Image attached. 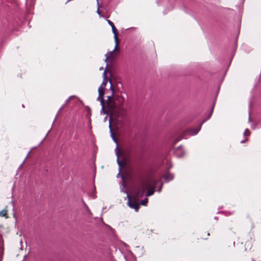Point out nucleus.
<instances>
[{
  "label": "nucleus",
  "mask_w": 261,
  "mask_h": 261,
  "mask_svg": "<svg viewBox=\"0 0 261 261\" xmlns=\"http://www.w3.org/2000/svg\"><path fill=\"white\" fill-rule=\"evenodd\" d=\"M98 93H99V95H98V97H97V100H100V99L101 98H103V95H104V91H103V89H101V86H100L98 88Z\"/></svg>",
  "instance_id": "0eeeda50"
},
{
  "label": "nucleus",
  "mask_w": 261,
  "mask_h": 261,
  "mask_svg": "<svg viewBox=\"0 0 261 261\" xmlns=\"http://www.w3.org/2000/svg\"><path fill=\"white\" fill-rule=\"evenodd\" d=\"M128 205L132 208H134L136 212H138L139 208V204L135 198H132L130 195L127 194Z\"/></svg>",
  "instance_id": "f03ea898"
},
{
  "label": "nucleus",
  "mask_w": 261,
  "mask_h": 261,
  "mask_svg": "<svg viewBox=\"0 0 261 261\" xmlns=\"http://www.w3.org/2000/svg\"><path fill=\"white\" fill-rule=\"evenodd\" d=\"M99 69H100V70H102V69H103V68H102V67H100V68H99Z\"/></svg>",
  "instance_id": "473e14b6"
},
{
  "label": "nucleus",
  "mask_w": 261,
  "mask_h": 261,
  "mask_svg": "<svg viewBox=\"0 0 261 261\" xmlns=\"http://www.w3.org/2000/svg\"><path fill=\"white\" fill-rule=\"evenodd\" d=\"M100 101V105H101V107L102 108L105 107V100H104V98H101L100 99V100H99Z\"/></svg>",
  "instance_id": "6ab92c4d"
},
{
  "label": "nucleus",
  "mask_w": 261,
  "mask_h": 261,
  "mask_svg": "<svg viewBox=\"0 0 261 261\" xmlns=\"http://www.w3.org/2000/svg\"><path fill=\"white\" fill-rule=\"evenodd\" d=\"M108 24L111 26L112 30V32L114 35V38L115 42H117V40H118V37H117V34H118V31L117 29L116 28L114 23L111 21L110 20H107Z\"/></svg>",
  "instance_id": "7ed1b4c3"
},
{
  "label": "nucleus",
  "mask_w": 261,
  "mask_h": 261,
  "mask_svg": "<svg viewBox=\"0 0 261 261\" xmlns=\"http://www.w3.org/2000/svg\"><path fill=\"white\" fill-rule=\"evenodd\" d=\"M116 155L117 156V164H118V165L119 166V173L118 174V175H119L120 174V172L121 171V167L122 165V162L119 160V152H118L116 153Z\"/></svg>",
  "instance_id": "1a4fd4ad"
},
{
  "label": "nucleus",
  "mask_w": 261,
  "mask_h": 261,
  "mask_svg": "<svg viewBox=\"0 0 261 261\" xmlns=\"http://www.w3.org/2000/svg\"><path fill=\"white\" fill-rule=\"evenodd\" d=\"M214 106H215V102L213 103V106L212 107V108L211 109V110H210V113L208 115V116L207 117V118L203 120L201 123L200 124H199V126L196 128H190L188 130V132L189 133V134L191 135V136H194V135H196V134H198V133L199 132V130H200L201 129V126L202 125V124L205 121H206L207 120L209 119L212 114H213V110H214Z\"/></svg>",
  "instance_id": "f257e3e1"
},
{
  "label": "nucleus",
  "mask_w": 261,
  "mask_h": 261,
  "mask_svg": "<svg viewBox=\"0 0 261 261\" xmlns=\"http://www.w3.org/2000/svg\"><path fill=\"white\" fill-rule=\"evenodd\" d=\"M22 107L23 108H24V105H23V104H22Z\"/></svg>",
  "instance_id": "72a5a7b5"
},
{
  "label": "nucleus",
  "mask_w": 261,
  "mask_h": 261,
  "mask_svg": "<svg viewBox=\"0 0 261 261\" xmlns=\"http://www.w3.org/2000/svg\"><path fill=\"white\" fill-rule=\"evenodd\" d=\"M7 214V211L5 210H3L0 212L1 217H5Z\"/></svg>",
  "instance_id": "ddd939ff"
},
{
  "label": "nucleus",
  "mask_w": 261,
  "mask_h": 261,
  "mask_svg": "<svg viewBox=\"0 0 261 261\" xmlns=\"http://www.w3.org/2000/svg\"><path fill=\"white\" fill-rule=\"evenodd\" d=\"M162 184L161 185V186H160V187L159 188L158 190V192H161V190H162Z\"/></svg>",
  "instance_id": "a878e982"
},
{
  "label": "nucleus",
  "mask_w": 261,
  "mask_h": 261,
  "mask_svg": "<svg viewBox=\"0 0 261 261\" xmlns=\"http://www.w3.org/2000/svg\"><path fill=\"white\" fill-rule=\"evenodd\" d=\"M72 96H70L66 101H65V103L63 105H64L65 106L69 102V100H70V99L72 97Z\"/></svg>",
  "instance_id": "b1692460"
},
{
  "label": "nucleus",
  "mask_w": 261,
  "mask_h": 261,
  "mask_svg": "<svg viewBox=\"0 0 261 261\" xmlns=\"http://www.w3.org/2000/svg\"><path fill=\"white\" fill-rule=\"evenodd\" d=\"M109 82H110V84H111L110 90L112 91V95H114V89L113 85H112V80L111 79H110L109 80Z\"/></svg>",
  "instance_id": "4468645a"
},
{
  "label": "nucleus",
  "mask_w": 261,
  "mask_h": 261,
  "mask_svg": "<svg viewBox=\"0 0 261 261\" xmlns=\"http://www.w3.org/2000/svg\"><path fill=\"white\" fill-rule=\"evenodd\" d=\"M65 107V106L64 105H63L60 109L59 110H58V115L62 111V110L64 109V108Z\"/></svg>",
  "instance_id": "393cba45"
},
{
  "label": "nucleus",
  "mask_w": 261,
  "mask_h": 261,
  "mask_svg": "<svg viewBox=\"0 0 261 261\" xmlns=\"http://www.w3.org/2000/svg\"><path fill=\"white\" fill-rule=\"evenodd\" d=\"M185 154V151L182 150V148L180 146H179L177 148V149L175 151V154L178 158H182L184 156Z\"/></svg>",
  "instance_id": "39448f33"
},
{
  "label": "nucleus",
  "mask_w": 261,
  "mask_h": 261,
  "mask_svg": "<svg viewBox=\"0 0 261 261\" xmlns=\"http://www.w3.org/2000/svg\"><path fill=\"white\" fill-rule=\"evenodd\" d=\"M108 53H107L106 55V58L105 59V62H107L108 61V59L110 58V56H108Z\"/></svg>",
  "instance_id": "bb28decb"
},
{
  "label": "nucleus",
  "mask_w": 261,
  "mask_h": 261,
  "mask_svg": "<svg viewBox=\"0 0 261 261\" xmlns=\"http://www.w3.org/2000/svg\"><path fill=\"white\" fill-rule=\"evenodd\" d=\"M118 49V40H117V42H116V45L115 46V48L113 50L110 51L109 53H108V54H109L110 57L113 55V53L116 50Z\"/></svg>",
  "instance_id": "f8f14e48"
},
{
  "label": "nucleus",
  "mask_w": 261,
  "mask_h": 261,
  "mask_svg": "<svg viewBox=\"0 0 261 261\" xmlns=\"http://www.w3.org/2000/svg\"><path fill=\"white\" fill-rule=\"evenodd\" d=\"M100 113H101V114L103 113V114H108V112L105 110V107H103V108H101Z\"/></svg>",
  "instance_id": "f3484780"
},
{
  "label": "nucleus",
  "mask_w": 261,
  "mask_h": 261,
  "mask_svg": "<svg viewBox=\"0 0 261 261\" xmlns=\"http://www.w3.org/2000/svg\"><path fill=\"white\" fill-rule=\"evenodd\" d=\"M147 202H148V199L147 198H146L144 200H141V204L142 205L146 206L147 205Z\"/></svg>",
  "instance_id": "2eb2a0df"
},
{
  "label": "nucleus",
  "mask_w": 261,
  "mask_h": 261,
  "mask_svg": "<svg viewBox=\"0 0 261 261\" xmlns=\"http://www.w3.org/2000/svg\"><path fill=\"white\" fill-rule=\"evenodd\" d=\"M144 192H145L144 189H143L142 190L138 189L136 190V196L138 197H142L143 196Z\"/></svg>",
  "instance_id": "6e6552de"
},
{
  "label": "nucleus",
  "mask_w": 261,
  "mask_h": 261,
  "mask_svg": "<svg viewBox=\"0 0 261 261\" xmlns=\"http://www.w3.org/2000/svg\"><path fill=\"white\" fill-rule=\"evenodd\" d=\"M251 103L250 102V104H249V107L250 108H251Z\"/></svg>",
  "instance_id": "c756f323"
},
{
  "label": "nucleus",
  "mask_w": 261,
  "mask_h": 261,
  "mask_svg": "<svg viewBox=\"0 0 261 261\" xmlns=\"http://www.w3.org/2000/svg\"><path fill=\"white\" fill-rule=\"evenodd\" d=\"M249 121H251V117H250V112H249Z\"/></svg>",
  "instance_id": "cd10ccee"
},
{
  "label": "nucleus",
  "mask_w": 261,
  "mask_h": 261,
  "mask_svg": "<svg viewBox=\"0 0 261 261\" xmlns=\"http://www.w3.org/2000/svg\"><path fill=\"white\" fill-rule=\"evenodd\" d=\"M103 79L104 80H107V70H105L104 72H103Z\"/></svg>",
  "instance_id": "4be33fe9"
},
{
  "label": "nucleus",
  "mask_w": 261,
  "mask_h": 261,
  "mask_svg": "<svg viewBox=\"0 0 261 261\" xmlns=\"http://www.w3.org/2000/svg\"><path fill=\"white\" fill-rule=\"evenodd\" d=\"M174 178L173 175L169 172H167L164 176L165 181L167 182L172 180Z\"/></svg>",
  "instance_id": "423d86ee"
},
{
  "label": "nucleus",
  "mask_w": 261,
  "mask_h": 261,
  "mask_svg": "<svg viewBox=\"0 0 261 261\" xmlns=\"http://www.w3.org/2000/svg\"><path fill=\"white\" fill-rule=\"evenodd\" d=\"M116 155L117 156V164H118V165L119 166V173L118 174V175H119L120 174V172L121 171V167L122 165V162L119 160V152H118L116 153Z\"/></svg>",
  "instance_id": "9d476101"
},
{
  "label": "nucleus",
  "mask_w": 261,
  "mask_h": 261,
  "mask_svg": "<svg viewBox=\"0 0 261 261\" xmlns=\"http://www.w3.org/2000/svg\"><path fill=\"white\" fill-rule=\"evenodd\" d=\"M114 95H112V94H111V95H109V96H107V98H108V99H107V102L108 103H109L111 100V99L112 98V97Z\"/></svg>",
  "instance_id": "aec40b11"
},
{
  "label": "nucleus",
  "mask_w": 261,
  "mask_h": 261,
  "mask_svg": "<svg viewBox=\"0 0 261 261\" xmlns=\"http://www.w3.org/2000/svg\"><path fill=\"white\" fill-rule=\"evenodd\" d=\"M154 193V188L148 189L145 194V196L147 197L153 195Z\"/></svg>",
  "instance_id": "9b49d317"
},
{
  "label": "nucleus",
  "mask_w": 261,
  "mask_h": 261,
  "mask_svg": "<svg viewBox=\"0 0 261 261\" xmlns=\"http://www.w3.org/2000/svg\"><path fill=\"white\" fill-rule=\"evenodd\" d=\"M215 219H217V220L218 219V217H215Z\"/></svg>",
  "instance_id": "2f4dec72"
},
{
  "label": "nucleus",
  "mask_w": 261,
  "mask_h": 261,
  "mask_svg": "<svg viewBox=\"0 0 261 261\" xmlns=\"http://www.w3.org/2000/svg\"><path fill=\"white\" fill-rule=\"evenodd\" d=\"M111 122H112V116H110V119H109V128H110V133H111V136L113 140L114 141V142H115L116 144H117V139L114 136V133L113 132L112 128L111 126Z\"/></svg>",
  "instance_id": "20e7f679"
},
{
  "label": "nucleus",
  "mask_w": 261,
  "mask_h": 261,
  "mask_svg": "<svg viewBox=\"0 0 261 261\" xmlns=\"http://www.w3.org/2000/svg\"><path fill=\"white\" fill-rule=\"evenodd\" d=\"M231 214V213L230 212H228V215H230Z\"/></svg>",
  "instance_id": "7c9ffc66"
},
{
  "label": "nucleus",
  "mask_w": 261,
  "mask_h": 261,
  "mask_svg": "<svg viewBox=\"0 0 261 261\" xmlns=\"http://www.w3.org/2000/svg\"><path fill=\"white\" fill-rule=\"evenodd\" d=\"M245 141H246L245 140H242V141H241V143H244Z\"/></svg>",
  "instance_id": "c85d7f7f"
},
{
  "label": "nucleus",
  "mask_w": 261,
  "mask_h": 261,
  "mask_svg": "<svg viewBox=\"0 0 261 261\" xmlns=\"http://www.w3.org/2000/svg\"><path fill=\"white\" fill-rule=\"evenodd\" d=\"M97 5H98V9H97V13H98V14H100V11H99V4L98 0H97Z\"/></svg>",
  "instance_id": "5701e85b"
},
{
  "label": "nucleus",
  "mask_w": 261,
  "mask_h": 261,
  "mask_svg": "<svg viewBox=\"0 0 261 261\" xmlns=\"http://www.w3.org/2000/svg\"><path fill=\"white\" fill-rule=\"evenodd\" d=\"M107 80H104L103 79V81L102 82L101 85L100 86H101V89H103V87H105L106 86V84H107V81H107Z\"/></svg>",
  "instance_id": "a211bd4d"
},
{
  "label": "nucleus",
  "mask_w": 261,
  "mask_h": 261,
  "mask_svg": "<svg viewBox=\"0 0 261 261\" xmlns=\"http://www.w3.org/2000/svg\"><path fill=\"white\" fill-rule=\"evenodd\" d=\"M171 167H172V166H171V165H170V166H169V168H171Z\"/></svg>",
  "instance_id": "f704fd0d"
},
{
  "label": "nucleus",
  "mask_w": 261,
  "mask_h": 261,
  "mask_svg": "<svg viewBox=\"0 0 261 261\" xmlns=\"http://www.w3.org/2000/svg\"><path fill=\"white\" fill-rule=\"evenodd\" d=\"M82 202H83V204L84 205L86 209L90 212V210L89 209L87 205L85 203V202H84V201L83 200H82Z\"/></svg>",
  "instance_id": "412c9836"
},
{
  "label": "nucleus",
  "mask_w": 261,
  "mask_h": 261,
  "mask_svg": "<svg viewBox=\"0 0 261 261\" xmlns=\"http://www.w3.org/2000/svg\"><path fill=\"white\" fill-rule=\"evenodd\" d=\"M249 134H250V131H249V129L246 128V129L245 130V131H244L243 135H244V136H247L249 135Z\"/></svg>",
  "instance_id": "dca6fc26"
}]
</instances>
